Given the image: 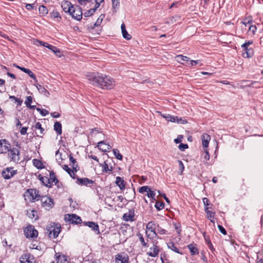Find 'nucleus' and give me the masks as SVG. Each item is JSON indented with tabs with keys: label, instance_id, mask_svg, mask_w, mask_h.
<instances>
[{
	"label": "nucleus",
	"instance_id": "nucleus-17",
	"mask_svg": "<svg viewBox=\"0 0 263 263\" xmlns=\"http://www.w3.org/2000/svg\"><path fill=\"white\" fill-rule=\"evenodd\" d=\"M149 250H150L147 252V254L151 257H156L159 252L158 247L155 245H153V246L150 248Z\"/></svg>",
	"mask_w": 263,
	"mask_h": 263
},
{
	"label": "nucleus",
	"instance_id": "nucleus-46",
	"mask_svg": "<svg viewBox=\"0 0 263 263\" xmlns=\"http://www.w3.org/2000/svg\"><path fill=\"white\" fill-rule=\"evenodd\" d=\"M36 88L41 93H45L46 92H47L48 93H49L47 92V90L41 85L38 84L37 85H36Z\"/></svg>",
	"mask_w": 263,
	"mask_h": 263
},
{
	"label": "nucleus",
	"instance_id": "nucleus-6",
	"mask_svg": "<svg viewBox=\"0 0 263 263\" xmlns=\"http://www.w3.org/2000/svg\"><path fill=\"white\" fill-rule=\"evenodd\" d=\"M156 227V224L153 221H150L147 224L146 233L148 237L153 238L157 236Z\"/></svg>",
	"mask_w": 263,
	"mask_h": 263
},
{
	"label": "nucleus",
	"instance_id": "nucleus-16",
	"mask_svg": "<svg viewBox=\"0 0 263 263\" xmlns=\"http://www.w3.org/2000/svg\"><path fill=\"white\" fill-rule=\"evenodd\" d=\"M99 149L104 152H106L111 149V147L108 144L104 142V141H100L97 145Z\"/></svg>",
	"mask_w": 263,
	"mask_h": 263
},
{
	"label": "nucleus",
	"instance_id": "nucleus-5",
	"mask_svg": "<svg viewBox=\"0 0 263 263\" xmlns=\"http://www.w3.org/2000/svg\"><path fill=\"white\" fill-rule=\"evenodd\" d=\"M25 196L27 197L29 200L31 202H34L36 200H39L40 198L39 191L34 189H28L26 192Z\"/></svg>",
	"mask_w": 263,
	"mask_h": 263
},
{
	"label": "nucleus",
	"instance_id": "nucleus-62",
	"mask_svg": "<svg viewBox=\"0 0 263 263\" xmlns=\"http://www.w3.org/2000/svg\"><path fill=\"white\" fill-rule=\"evenodd\" d=\"M36 42L37 43H39L41 45H42L44 47H47L48 48V47L49 46H50V45H49V44H48L47 43H46V42H43L42 41H36Z\"/></svg>",
	"mask_w": 263,
	"mask_h": 263
},
{
	"label": "nucleus",
	"instance_id": "nucleus-42",
	"mask_svg": "<svg viewBox=\"0 0 263 263\" xmlns=\"http://www.w3.org/2000/svg\"><path fill=\"white\" fill-rule=\"evenodd\" d=\"M155 193L151 190V189L148 190V191L147 193V196L148 197L152 198L153 200H156L155 199Z\"/></svg>",
	"mask_w": 263,
	"mask_h": 263
},
{
	"label": "nucleus",
	"instance_id": "nucleus-39",
	"mask_svg": "<svg viewBox=\"0 0 263 263\" xmlns=\"http://www.w3.org/2000/svg\"><path fill=\"white\" fill-rule=\"evenodd\" d=\"M96 9H97V8L95 7V8H94V9H90L87 10L86 12H85L84 13V16L85 17H88V16L92 15L95 12Z\"/></svg>",
	"mask_w": 263,
	"mask_h": 263
},
{
	"label": "nucleus",
	"instance_id": "nucleus-26",
	"mask_svg": "<svg viewBox=\"0 0 263 263\" xmlns=\"http://www.w3.org/2000/svg\"><path fill=\"white\" fill-rule=\"evenodd\" d=\"M177 61L183 64L182 61H186L188 62L190 61V58L186 56H183L182 55H178L176 57Z\"/></svg>",
	"mask_w": 263,
	"mask_h": 263
},
{
	"label": "nucleus",
	"instance_id": "nucleus-25",
	"mask_svg": "<svg viewBox=\"0 0 263 263\" xmlns=\"http://www.w3.org/2000/svg\"><path fill=\"white\" fill-rule=\"evenodd\" d=\"M190 250L192 255H195L198 254L199 252L197 248L194 245L190 244L187 246Z\"/></svg>",
	"mask_w": 263,
	"mask_h": 263
},
{
	"label": "nucleus",
	"instance_id": "nucleus-29",
	"mask_svg": "<svg viewBox=\"0 0 263 263\" xmlns=\"http://www.w3.org/2000/svg\"><path fill=\"white\" fill-rule=\"evenodd\" d=\"M205 212L206 213L207 215H208V218L210 220V221L213 222V223H214V213L209 211L208 210V208H206L205 209Z\"/></svg>",
	"mask_w": 263,
	"mask_h": 263
},
{
	"label": "nucleus",
	"instance_id": "nucleus-52",
	"mask_svg": "<svg viewBox=\"0 0 263 263\" xmlns=\"http://www.w3.org/2000/svg\"><path fill=\"white\" fill-rule=\"evenodd\" d=\"M178 148L180 151H183L185 149L188 148V145L186 144L181 143L179 144Z\"/></svg>",
	"mask_w": 263,
	"mask_h": 263
},
{
	"label": "nucleus",
	"instance_id": "nucleus-8",
	"mask_svg": "<svg viewBox=\"0 0 263 263\" xmlns=\"http://www.w3.org/2000/svg\"><path fill=\"white\" fill-rule=\"evenodd\" d=\"M20 152L16 148H11L8 153L9 158L11 161L17 162L20 160Z\"/></svg>",
	"mask_w": 263,
	"mask_h": 263
},
{
	"label": "nucleus",
	"instance_id": "nucleus-51",
	"mask_svg": "<svg viewBox=\"0 0 263 263\" xmlns=\"http://www.w3.org/2000/svg\"><path fill=\"white\" fill-rule=\"evenodd\" d=\"M156 232H157V234L158 233L160 235H163V234H165L166 231L164 229H163L159 227H158L157 230H156Z\"/></svg>",
	"mask_w": 263,
	"mask_h": 263
},
{
	"label": "nucleus",
	"instance_id": "nucleus-30",
	"mask_svg": "<svg viewBox=\"0 0 263 263\" xmlns=\"http://www.w3.org/2000/svg\"><path fill=\"white\" fill-rule=\"evenodd\" d=\"M167 245L168 248L169 249H171L172 250H173V251H174L177 253H181L179 252V249L175 246V244L173 242H170L167 243Z\"/></svg>",
	"mask_w": 263,
	"mask_h": 263
},
{
	"label": "nucleus",
	"instance_id": "nucleus-2",
	"mask_svg": "<svg viewBox=\"0 0 263 263\" xmlns=\"http://www.w3.org/2000/svg\"><path fill=\"white\" fill-rule=\"evenodd\" d=\"M66 4L68 6L67 11L72 17L78 21H80L82 19L83 14L81 8L78 6H71L70 3H67Z\"/></svg>",
	"mask_w": 263,
	"mask_h": 263
},
{
	"label": "nucleus",
	"instance_id": "nucleus-19",
	"mask_svg": "<svg viewBox=\"0 0 263 263\" xmlns=\"http://www.w3.org/2000/svg\"><path fill=\"white\" fill-rule=\"evenodd\" d=\"M134 214L132 210H129L128 213H125L123 216V219L126 221H133Z\"/></svg>",
	"mask_w": 263,
	"mask_h": 263
},
{
	"label": "nucleus",
	"instance_id": "nucleus-34",
	"mask_svg": "<svg viewBox=\"0 0 263 263\" xmlns=\"http://www.w3.org/2000/svg\"><path fill=\"white\" fill-rule=\"evenodd\" d=\"M48 48L51 50L54 53H55L59 57L61 56V51L56 47L50 45V46L48 47Z\"/></svg>",
	"mask_w": 263,
	"mask_h": 263
},
{
	"label": "nucleus",
	"instance_id": "nucleus-12",
	"mask_svg": "<svg viewBox=\"0 0 263 263\" xmlns=\"http://www.w3.org/2000/svg\"><path fill=\"white\" fill-rule=\"evenodd\" d=\"M41 201L42 205L46 209L50 208L53 205L52 199L48 196H42Z\"/></svg>",
	"mask_w": 263,
	"mask_h": 263
},
{
	"label": "nucleus",
	"instance_id": "nucleus-49",
	"mask_svg": "<svg viewBox=\"0 0 263 263\" xmlns=\"http://www.w3.org/2000/svg\"><path fill=\"white\" fill-rule=\"evenodd\" d=\"M257 28L255 25H250L249 26V31L251 32L253 34H254L256 32Z\"/></svg>",
	"mask_w": 263,
	"mask_h": 263
},
{
	"label": "nucleus",
	"instance_id": "nucleus-57",
	"mask_svg": "<svg viewBox=\"0 0 263 263\" xmlns=\"http://www.w3.org/2000/svg\"><path fill=\"white\" fill-rule=\"evenodd\" d=\"M112 1V6L113 9L115 10L116 8H117L119 5V2L116 1L115 0L111 1Z\"/></svg>",
	"mask_w": 263,
	"mask_h": 263
},
{
	"label": "nucleus",
	"instance_id": "nucleus-13",
	"mask_svg": "<svg viewBox=\"0 0 263 263\" xmlns=\"http://www.w3.org/2000/svg\"><path fill=\"white\" fill-rule=\"evenodd\" d=\"M21 263H36L34 257L30 254L23 255L20 258Z\"/></svg>",
	"mask_w": 263,
	"mask_h": 263
},
{
	"label": "nucleus",
	"instance_id": "nucleus-21",
	"mask_svg": "<svg viewBox=\"0 0 263 263\" xmlns=\"http://www.w3.org/2000/svg\"><path fill=\"white\" fill-rule=\"evenodd\" d=\"M116 183L121 190H123L125 187V182L120 177H116Z\"/></svg>",
	"mask_w": 263,
	"mask_h": 263
},
{
	"label": "nucleus",
	"instance_id": "nucleus-33",
	"mask_svg": "<svg viewBox=\"0 0 263 263\" xmlns=\"http://www.w3.org/2000/svg\"><path fill=\"white\" fill-rule=\"evenodd\" d=\"M39 11L40 13L42 14L43 15L47 14L48 12L47 8L43 5L40 6L39 8Z\"/></svg>",
	"mask_w": 263,
	"mask_h": 263
},
{
	"label": "nucleus",
	"instance_id": "nucleus-54",
	"mask_svg": "<svg viewBox=\"0 0 263 263\" xmlns=\"http://www.w3.org/2000/svg\"><path fill=\"white\" fill-rule=\"evenodd\" d=\"M35 214H36V211L34 210H31L30 212H28V216L31 218H35Z\"/></svg>",
	"mask_w": 263,
	"mask_h": 263
},
{
	"label": "nucleus",
	"instance_id": "nucleus-45",
	"mask_svg": "<svg viewBox=\"0 0 263 263\" xmlns=\"http://www.w3.org/2000/svg\"><path fill=\"white\" fill-rule=\"evenodd\" d=\"M150 187L148 186H143L139 188V192L141 193H147Z\"/></svg>",
	"mask_w": 263,
	"mask_h": 263
},
{
	"label": "nucleus",
	"instance_id": "nucleus-43",
	"mask_svg": "<svg viewBox=\"0 0 263 263\" xmlns=\"http://www.w3.org/2000/svg\"><path fill=\"white\" fill-rule=\"evenodd\" d=\"M163 118L167 121H171L172 122H174L175 121L174 116H171L169 114L163 116Z\"/></svg>",
	"mask_w": 263,
	"mask_h": 263
},
{
	"label": "nucleus",
	"instance_id": "nucleus-38",
	"mask_svg": "<svg viewBox=\"0 0 263 263\" xmlns=\"http://www.w3.org/2000/svg\"><path fill=\"white\" fill-rule=\"evenodd\" d=\"M62 153H60L59 150L57 151L55 153L56 160L60 164L62 162L63 158L62 157Z\"/></svg>",
	"mask_w": 263,
	"mask_h": 263
},
{
	"label": "nucleus",
	"instance_id": "nucleus-53",
	"mask_svg": "<svg viewBox=\"0 0 263 263\" xmlns=\"http://www.w3.org/2000/svg\"><path fill=\"white\" fill-rule=\"evenodd\" d=\"M139 239L141 243L143 246L147 247V243L145 242L144 238L140 234H139Z\"/></svg>",
	"mask_w": 263,
	"mask_h": 263
},
{
	"label": "nucleus",
	"instance_id": "nucleus-24",
	"mask_svg": "<svg viewBox=\"0 0 263 263\" xmlns=\"http://www.w3.org/2000/svg\"><path fill=\"white\" fill-rule=\"evenodd\" d=\"M54 130L58 135L62 134V125L59 122H56L54 125Z\"/></svg>",
	"mask_w": 263,
	"mask_h": 263
},
{
	"label": "nucleus",
	"instance_id": "nucleus-64",
	"mask_svg": "<svg viewBox=\"0 0 263 263\" xmlns=\"http://www.w3.org/2000/svg\"><path fill=\"white\" fill-rule=\"evenodd\" d=\"M88 157L89 158H91L95 161H96L97 162H99V160L97 158V156H95V155H93L92 154H88Z\"/></svg>",
	"mask_w": 263,
	"mask_h": 263
},
{
	"label": "nucleus",
	"instance_id": "nucleus-47",
	"mask_svg": "<svg viewBox=\"0 0 263 263\" xmlns=\"http://www.w3.org/2000/svg\"><path fill=\"white\" fill-rule=\"evenodd\" d=\"M32 102V97L31 96H28L26 98V100L25 101V104L26 105V106H30L31 103Z\"/></svg>",
	"mask_w": 263,
	"mask_h": 263
},
{
	"label": "nucleus",
	"instance_id": "nucleus-50",
	"mask_svg": "<svg viewBox=\"0 0 263 263\" xmlns=\"http://www.w3.org/2000/svg\"><path fill=\"white\" fill-rule=\"evenodd\" d=\"M200 60H196V61H194V60H191L190 61V63L187 65V66H194L195 65H196L197 64H199L200 63Z\"/></svg>",
	"mask_w": 263,
	"mask_h": 263
},
{
	"label": "nucleus",
	"instance_id": "nucleus-27",
	"mask_svg": "<svg viewBox=\"0 0 263 263\" xmlns=\"http://www.w3.org/2000/svg\"><path fill=\"white\" fill-rule=\"evenodd\" d=\"M49 179L50 180L51 184L52 183H54L55 184H57L58 182V180L56 178V176H55V174L52 171L49 172Z\"/></svg>",
	"mask_w": 263,
	"mask_h": 263
},
{
	"label": "nucleus",
	"instance_id": "nucleus-36",
	"mask_svg": "<svg viewBox=\"0 0 263 263\" xmlns=\"http://www.w3.org/2000/svg\"><path fill=\"white\" fill-rule=\"evenodd\" d=\"M33 164L37 168H42V163L38 159H34L33 160Z\"/></svg>",
	"mask_w": 263,
	"mask_h": 263
},
{
	"label": "nucleus",
	"instance_id": "nucleus-3",
	"mask_svg": "<svg viewBox=\"0 0 263 263\" xmlns=\"http://www.w3.org/2000/svg\"><path fill=\"white\" fill-rule=\"evenodd\" d=\"M47 234L51 238H57L61 231V226L59 224L53 223L48 226L46 228Z\"/></svg>",
	"mask_w": 263,
	"mask_h": 263
},
{
	"label": "nucleus",
	"instance_id": "nucleus-11",
	"mask_svg": "<svg viewBox=\"0 0 263 263\" xmlns=\"http://www.w3.org/2000/svg\"><path fill=\"white\" fill-rule=\"evenodd\" d=\"M10 144L6 139L0 140V153L4 154L8 153L10 149Z\"/></svg>",
	"mask_w": 263,
	"mask_h": 263
},
{
	"label": "nucleus",
	"instance_id": "nucleus-35",
	"mask_svg": "<svg viewBox=\"0 0 263 263\" xmlns=\"http://www.w3.org/2000/svg\"><path fill=\"white\" fill-rule=\"evenodd\" d=\"M35 128L39 130L38 134L43 135L44 129L42 127V125L40 122H37L35 124Z\"/></svg>",
	"mask_w": 263,
	"mask_h": 263
},
{
	"label": "nucleus",
	"instance_id": "nucleus-28",
	"mask_svg": "<svg viewBox=\"0 0 263 263\" xmlns=\"http://www.w3.org/2000/svg\"><path fill=\"white\" fill-rule=\"evenodd\" d=\"M63 168L66 171L70 176L73 178H74V172L73 170H71L67 165H64L63 166Z\"/></svg>",
	"mask_w": 263,
	"mask_h": 263
},
{
	"label": "nucleus",
	"instance_id": "nucleus-10",
	"mask_svg": "<svg viewBox=\"0 0 263 263\" xmlns=\"http://www.w3.org/2000/svg\"><path fill=\"white\" fill-rule=\"evenodd\" d=\"M16 173L17 170H14L12 167H8L3 171L2 175L5 179H9L16 174Z\"/></svg>",
	"mask_w": 263,
	"mask_h": 263
},
{
	"label": "nucleus",
	"instance_id": "nucleus-37",
	"mask_svg": "<svg viewBox=\"0 0 263 263\" xmlns=\"http://www.w3.org/2000/svg\"><path fill=\"white\" fill-rule=\"evenodd\" d=\"M174 119L175 121L174 122H176L179 124H185L187 123V121L184 119L178 117L174 116Z\"/></svg>",
	"mask_w": 263,
	"mask_h": 263
},
{
	"label": "nucleus",
	"instance_id": "nucleus-22",
	"mask_svg": "<svg viewBox=\"0 0 263 263\" xmlns=\"http://www.w3.org/2000/svg\"><path fill=\"white\" fill-rule=\"evenodd\" d=\"M122 33L123 37L126 40H130L132 37L131 35L128 33L125 29V26L124 24H122L121 26Z\"/></svg>",
	"mask_w": 263,
	"mask_h": 263
},
{
	"label": "nucleus",
	"instance_id": "nucleus-59",
	"mask_svg": "<svg viewBox=\"0 0 263 263\" xmlns=\"http://www.w3.org/2000/svg\"><path fill=\"white\" fill-rule=\"evenodd\" d=\"M178 162H179V170L180 171L181 173H182L184 169V167L183 164L181 161L179 160Z\"/></svg>",
	"mask_w": 263,
	"mask_h": 263
},
{
	"label": "nucleus",
	"instance_id": "nucleus-7",
	"mask_svg": "<svg viewBox=\"0 0 263 263\" xmlns=\"http://www.w3.org/2000/svg\"><path fill=\"white\" fill-rule=\"evenodd\" d=\"M24 231L25 236L28 238L36 237L38 235L37 230H35L34 227L32 225H28L24 229Z\"/></svg>",
	"mask_w": 263,
	"mask_h": 263
},
{
	"label": "nucleus",
	"instance_id": "nucleus-58",
	"mask_svg": "<svg viewBox=\"0 0 263 263\" xmlns=\"http://www.w3.org/2000/svg\"><path fill=\"white\" fill-rule=\"evenodd\" d=\"M218 228L220 232L222 233L224 235H226L227 234L226 230L224 229V228L221 225H218Z\"/></svg>",
	"mask_w": 263,
	"mask_h": 263
},
{
	"label": "nucleus",
	"instance_id": "nucleus-15",
	"mask_svg": "<svg viewBox=\"0 0 263 263\" xmlns=\"http://www.w3.org/2000/svg\"><path fill=\"white\" fill-rule=\"evenodd\" d=\"M115 259L116 263H128V257L126 254H118Z\"/></svg>",
	"mask_w": 263,
	"mask_h": 263
},
{
	"label": "nucleus",
	"instance_id": "nucleus-1",
	"mask_svg": "<svg viewBox=\"0 0 263 263\" xmlns=\"http://www.w3.org/2000/svg\"><path fill=\"white\" fill-rule=\"evenodd\" d=\"M89 82L102 89H110L115 86V80L109 76L99 73H92L87 76Z\"/></svg>",
	"mask_w": 263,
	"mask_h": 263
},
{
	"label": "nucleus",
	"instance_id": "nucleus-32",
	"mask_svg": "<svg viewBox=\"0 0 263 263\" xmlns=\"http://www.w3.org/2000/svg\"><path fill=\"white\" fill-rule=\"evenodd\" d=\"M42 179L44 180L43 182V184L45 185L46 186H47L48 187H51L52 186V185L51 184L50 180L49 179L48 177H44V178H42Z\"/></svg>",
	"mask_w": 263,
	"mask_h": 263
},
{
	"label": "nucleus",
	"instance_id": "nucleus-9",
	"mask_svg": "<svg viewBox=\"0 0 263 263\" xmlns=\"http://www.w3.org/2000/svg\"><path fill=\"white\" fill-rule=\"evenodd\" d=\"M65 220L70 223L78 224L81 223V218L76 214H66L65 215Z\"/></svg>",
	"mask_w": 263,
	"mask_h": 263
},
{
	"label": "nucleus",
	"instance_id": "nucleus-56",
	"mask_svg": "<svg viewBox=\"0 0 263 263\" xmlns=\"http://www.w3.org/2000/svg\"><path fill=\"white\" fill-rule=\"evenodd\" d=\"M258 84L259 83L258 82L254 81L252 82L250 84L248 85V86L255 88H259L260 86Z\"/></svg>",
	"mask_w": 263,
	"mask_h": 263
},
{
	"label": "nucleus",
	"instance_id": "nucleus-44",
	"mask_svg": "<svg viewBox=\"0 0 263 263\" xmlns=\"http://www.w3.org/2000/svg\"><path fill=\"white\" fill-rule=\"evenodd\" d=\"M164 203L159 201H157L155 205V208L158 210L162 209L164 208Z\"/></svg>",
	"mask_w": 263,
	"mask_h": 263
},
{
	"label": "nucleus",
	"instance_id": "nucleus-55",
	"mask_svg": "<svg viewBox=\"0 0 263 263\" xmlns=\"http://www.w3.org/2000/svg\"><path fill=\"white\" fill-rule=\"evenodd\" d=\"M51 16L52 18H58L59 17L60 18H61V17L60 16V14L58 12V11H53L51 13Z\"/></svg>",
	"mask_w": 263,
	"mask_h": 263
},
{
	"label": "nucleus",
	"instance_id": "nucleus-60",
	"mask_svg": "<svg viewBox=\"0 0 263 263\" xmlns=\"http://www.w3.org/2000/svg\"><path fill=\"white\" fill-rule=\"evenodd\" d=\"M27 129H28V128L27 127H22L20 130L21 134L22 135L27 134Z\"/></svg>",
	"mask_w": 263,
	"mask_h": 263
},
{
	"label": "nucleus",
	"instance_id": "nucleus-20",
	"mask_svg": "<svg viewBox=\"0 0 263 263\" xmlns=\"http://www.w3.org/2000/svg\"><path fill=\"white\" fill-rule=\"evenodd\" d=\"M85 224L90 228L92 230L98 231V233H99V226L97 223L93 221H88L85 222Z\"/></svg>",
	"mask_w": 263,
	"mask_h": 263
},
{
	"label": "nucleus",
	"instance_id": "nucleus-61",
	"mask_svg": "<svg viewBox=\"0 0 263 263\" xmlns=\"http://www.w3.org/2000/svg\"><path fill=\"white\" fill-rule=\"evenodd\" d=\"M202 201L204 205L206 206V208H208L207 206H208L210 203V201L208 198L204 197L203 198Z\"/></svg>",
	"mask_w": 263,
	"mask_h": 263
},
{
	"label": "nucleus",
	"instance_id": "nucleus-14",
	"mask_svg": "<svg viewBox=\"0 0 263 263\" xmlns=\"http://www.w3.org/2000/svg\"><path fill=\"white\" fill-rule=\"evenodd\" d=\"M54 258L57 263H68L66 256L61 253H56Z\"/></svg>",
	"mask_w": 263,
	"mask_h": 263
},
{
	"label": "nucleus",
	"instance_id": "nucleus-63",
	"mask_svg": "<svg viewBox=\"0 0 263 263\" xmlns=\"http://www.w3.org/2000/svg\"><path fill=\"white\" fill-rule=\"evenodd\" d=\"M183 138V136L182 135H179L177 138L175 139L174 140V142L176 143H180L182 141V139Z\"/></svg>",
	"mask_w": 263,
	"mask_h": 263
},
{
	"label": "nucleus",
	"instance_id": "nucleus-48",
	"mask_svg": "<svg viewBox=\"0 0 263 263\" xmlns=\"http://www.w3.org/2000/svg\"><path fill=\"white\" fill-rule=\"evenodd\" d=\"M26 73H27L34 81H37L35 74L30 70L28 69L27 71H26Z\"/></svg>",
	"mask_w": 263,
	"mask_h": 263
},
{
	"label": "nucleus",
	"instance_id": "nucleus-41",
	"mask_svg": "<svg viewBox=\"0 0 263 263\" xmlns=\"http://www.w3.org/2000/svg\"><path fill=\"white\" fill-rule=\"evenodd\" d=\"M202 158L204 159V161H208L210 159V155L208 149H205L204 150V154H203Z\"/></svg>",
	"mask_w": 263,
	"mask_h": 263
},
{
	"label": "nucleus",
	"instance_id": "nucleus-4",
	"mask_svg": "<svg viewBox=\"0 0 263 263\" xmlns=\"http://www.w3.org/2000/svg\"><path fill=\"white\" fill-rule=\"evenodd\" d=\"M252 44L253 41H249L248 42H246L241 45V47L245 51L242 53L243 57L249 58L253 56L254 53L253 50L251 48H249V46Z\"/></svg>",
	"mask_w": 263,
	"mask_h": 263
},
{
	"label": "nucleus",
	"instance_id": "nucleus-23",
	"mask_svg": "<svg viewBox=\"0 0 263 263\" xmlns=\"http://www.w3.org/2000/svg\"><path fill=\"white\" fill-rule=\"evenodd\" d=\"M78 181L81 185H87L89 184H92L93 181L89 180L87 178H78Z\"/></svg>",
	"mask_w": 263,
	"mask_h": 263
},
{
	"label": "nucleus",
	"instance_id": "nucleus-40",
	"mask_svg": "<svg viewBox=\"0 0 263 263\" xmlns=\"http://www.w3.org/2000/svg\"><path fill=\"white\" fill-rule=\"evenodd\" d=\"M112 151L117 159L120 160H122V155L121 154H120L118 149H114Z\"/></svg>",
	"mask_w": 263,
	"mask_h": 263
},
{
	"label": "nucleus",
	"instance_id": "nucleus-18",
	"mask_svg": "<svg viewBox=\"0 0 263 263\" xmlns=\"http://www.w3.org/2000/svg\"><path fill=\"white\" fill-rule=\"evenodd\" d=\"M201 139L203 147L207 149L206 148L208 147L211 139L210 136L207 134H203L201 136Z\"/></svg>",
	"mask_w": 263,
	"mask_h": 263
},
{
	"label": "nucleus",
	"instance_id": "nucleus-31",
	"mask_svg": "<svg viewBox=\"0 0 263 263\" xmlns=\"http://www.w3.org/2000/svg\"><path fill=\"white\" fill-rule=\"evenodd\" d=\"M100 165L102 166L103 167V171L107 172H111L112 170V167L110 166L109 167L108 164L106 163V161L104 162L103 164H100Z\"/></svg>",
	"mask_w": 263,
	"mask_h": 263
}]
</instances>
